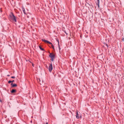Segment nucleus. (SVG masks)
Instances as JSON below:
<instances>
[{
  "mask_svg": "<svg viewBox=\"0 0 124 124\" xmlns=\"http://www.w3.org/2000/svg\"><path fill=\"white\" fill-rule=\"evenodd\" d=\"M8 76H10V75H8Z\"/></svg>",
  "mask_w": 124,
  "mask_h": 124,
  "instance_id": "16",
  "label": "nucleus"
},
{
  "mask_svg": "<svg viewBox=\"0 0 124 124\" xmlns=\"http://www.w3.org/2000/svg\"><path fill=\"white\" fill-rule=\"evenodd\" d=\"M76 117L78 119H79L80 117H81V115H79L78 113V112H77V116H76Z\"/></svg>",
  "mask_w": 124,
  "mask_h": 124,
  "instance_id": "4",
  "label": "nucleus"
},
{
  "mask_svg": "<svg viewBox=\"0 0 124 124\" xmlns=\"http://www.w3.org/2000/svg\"><path fill=\"white\" fill-rule=\"evenodd\" d=\"M12 81L11 82L13 83V82L15 81L14 80H13L12 81Z\"/></svg>",
  "mask_w": 124,
  "mask_h": 124,
  "instance_id": "15",
  "label": "nucleus"
},
{
  "mask_svg": "<svg viewBox=\"0 0 124 124\" xmlns=\"http://www.w3.org/2000/svg\"><path fill=\"white\" fill-rule=\"evenodd\" d=\"M16 92V89H13L11 91V93H14Z\"/></svg>",
  "mask_w": 124,
  "mask_h": 124,
  "instance_id": "6",
  "label": "nucleus"
},
{
  "mask_svg": "<svg viewBox=\"0 0 124 124\" xmlns=\"http://www.w3.org/2000/svg\"><path fill=\"white\" fill-rule=\"evenodd\" d=\"M39 48L40 49L42 50H44V49L43 48H42L40 46H39Z\"/></svg>",
  "mask_w": 124,
  "mask_h": 124,
  "instance_id": "10",
  "label": "nucleus"
},
{
  "mask_svg": "<svg viewBox=\"0 0 124 124\" xmlns=\"http://www.w3.org/2000/svg\"><path fill=\"white\" fill-rule=\"evenodd\" d=\"M9 16V19L10 20L15 22H17L16 18L13 12H11Z\"/></svg>",
  "mask_w": 124,
  "mask_h": 124,
  "instance_id": "1",
  "label": "nucleus"
},
{
  "mask_svg": "<svg viewBox=\"0 0 124 124\" xmlns=\"http://www.w3.org/2000/svg\"><path fill=\"white\" fill-rule=\"evenodd\" d=\"M23 11V13L25 14V10L24 8H22Z\"/></svg>",
  "mask_w": 124,
  "mask_h": 124,
  "instance_id": "7",
  "label": "nucleus"
},
{
  "mask_svg": "<svg viewBox=\"0 0 124 124\" xmlns=\"http://www.w3.org/2000/svg\"><path fill=\"white\" fill-rule=\"evenodd\" d=\"M47 43H49V44H52V43H51V42H49V41H47Z\"/></svg>",
  "mask_w": 124,
  "mask_h": 124,
  "instance_id": "12",
  "label": "nucleus"
},
{
  "mask_svg": "<svg viewBox=\"0 0 124 124\" xmlns=\"http://www.w3.org/2000/svg\"><path fill=\"white\" fill-rule=\"evenodd\" d=\"M46 124H48V123H46Z\"/></svg>",
  "mask_w": 124,
  "mask_h": 124,
  "instance_id": "17",
  "label": "nucleus"
},
{
  "mask_svg": "<svg viewBox=\"0 0 124 124\" xmlns=\"http://www.w3.org/2000/svg\"><path fill=\"white\" fill-rule=\"evenodd\" d=\"M11 78H14L15 77V76H12L11 77Z\"/></svg>",
  "mask_w": 124,
  "mask_h": 124,
  "instance_id": "14",
  "label": "nucleus"
},
{
  "mask_svg": "<svg viewBox=\"0 0 124 124\" xmlns=\"http://www.w3.org/2000/svg\"><path fill=\"white\" fill-rule=\"evenodd\" d=\"M12 81L11 80H9L8 81V83L9 84L11 83Z\"/></svg>",
  "mask_w": 124,
  "mask_h": 124,
  "instance_id": "13",
  "label": "nucleus"
},
{
  "mask_svg": "<svg viewBox=\"0 0 124 124\" xmlns=\"http://www.w3.org/2000/svg\"><path fill=\"white\" fill-rule=\"evenodd\" d=\"M42 40L46 42H47V40L45 39H42Z\"/></svg>",
  "mask_w": 124,
  "mask_h": 124,
  "instance_id": "9",
  "label": "nucleus"
},
{
  "mask_svg": "<svg viewBox=\"0 0 124 124\" xmlns=\"http://www.w3.org/2000/svg\"><path fill=\"white\" fill-rule=\"evenodd\" d=\"M49 56L51 58L52 61H53L54 59V58L55 55L53 54L50 53Z\"/></svg>",
  "mask_w": 124,
  "mask_h": 124,
  "instance_id": "2",
  "label": "nucleus"
},
{
  "mask_svg": "<svg viewBox=\"0 0 124 124\" xmlns=\"http://www.w3.org/2000/svg\"><path fill=\"white\" fill-rule=\"evenodd\" d=\"M11 87H16L17 86V85L16 84H13V83H12L11 84Z\"/></svg>",
  "mask_w": 124,
  "mask_h": 124,
  "instance_id": "5",
  "label": "nucleus"
},
{
  "mask_svg": "<svg viewBox=\"0 0 124 124\" xmlns=\"http://www.w3.org/2000/svg\"><path fill=\"white\" fill-rule=\"evenodd\" d=\"M32 66H33V64H32Z\"/></svg>",
  "mask_w": 124,
  "mask_h": 124,
  "instance_id": "18",
  "label": "nucleus"
},
{
  "mask_svg": "<svg viewBox=\"0 0 124 124\" xmlns=\"http://www.w3.org/2000/svg\"><path fill=\"white\" fill-rule=\"evenodd\" d=\"M98 0V1H99V0Z\"/></svg>",
  "mask_w": 124,
  "mask_h": 124,
  "instance_id": "19",
  "label": "nucleus"
},
{
  "mask_svg": "<svg viewBox=\"0 0 124 124\" xmlns=\"http://www.w3.org/2000/svg\"><path fill=\"white\" fill-rule=\"evenodd\" d=\"M51 46H52V47L54 49V46L52 44H52H51Z\"/></svg>",
  "mask_w": 124,
  "mask_h": 124,
  "instance_id": "11",
  "label": "nucleus"
},
{
  "mask_svg": "<svg viewBox=\"0 0 124 124\" xmlns=\"http://www.w3.org/2000/svg\"><path fill=\"white\" fill-rule=\"evenodd\" d=\"M57 41L58 42V47H59V49L60 50V45H59V41L58 40H57Z\"/></svg>",
  "mask_w": 124,
  "mask_h": 124,
  "instance_id": "8",
  "label": "nucleus"
},
{
  "mask_svg": "<svg viewBox=\"0 0 124 124\" xmlns=\"http://www.w3.org/2000/svg\"><path fill=\"white\" fill-rule=\"evenodd\" d=\"M53 69L52 64H50L49 67V70L50 72H51Z\"/></svg>",
  "mask_w": 124,
  "mask_h": 124,
  "instance_id": "3",
  "label": "nucleus"
}]
</instances>
